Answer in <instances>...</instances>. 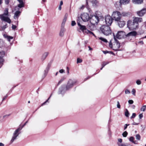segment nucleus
<instances>
[{
  "label": "nucleus",
  "mask_w": 146,
  "mask_h": 146,
  "mask_svg": "<svg viewBox=\"0 0 146 146\" xmlns=\"http://www.w3.org/2000/svg\"><path fill=\"white\" fill-rule=\"evenodd\" d=\"M108 62H103V64H102V68L100 69L101 70H102L103 68L106 64H108Z\"/></svg>",
  "instance_id": "32"
},
{
  "label": "nucleus",
  "mask_w": 146,
  "mask_h": 146,
  "mask_svg": "<svg viewBox=\"0 0 146 146\" xmlns=\"http://www.w3.org/2000/svg\"><path fill=\"white\" fill-rule=\"evenodd\" d=\"M84 5H82L80 8V9H83L84 7Z\"/></svg>",
  "instance_id": "56"
},
{
  "label": "nucleus",
  "mask_w": 146,
  "mask_h": 146,
  "mask_svg": "<svg viewBox=\"0 0 146 146\" xmlns=\"http://www.w3.org/2000/svg\"><path fill=\"white\" fill-rule=\"evenodd\" d=\"M90 19L91 23L93 25H96L99 21L98 16L96 15L92 16Z\"/></svg>",
  "instance_id": "9"
},
{
  "label": "nucleus",
  "mask_w": 146,
  "mask_h": 146,
  "mask_svg": "<svg viewBox=\"0 0 146 146\" xmlns=\"http://www.w3.org/2000/svg\"><path fill=\"white\" fill-rule=\"evenodd\" d=\"M126 36L125 33L122 31H119L116 35V37L118 39H121Z\"/></svg>",
  "instance_id": "12"
},
{
  "label": "nucleus",
  "mask_w": 146,
  "mask_h": 146,
  "mask_svg": "<svg viewBox=\"0 0 146 146\" xmlns=\"http://www.w3.org/2000/svg\"><path fill=\"white\" fill-rule=\"evenodd\" d=\"M99 39L102 40V41H103L107 43L108 42V41L105 38H104L102 37H100Z\"/></svg>",
  "instance_id": "28"
},
{
  "label": "nucleus",
  "mask_w": 146,
  "mask_h": 146,
  "mask_svg": "<svg viewBox=\"0 0 146 146\" xmlns=\"http://www.w3.org/2000/svg\"><path fill=\"white\" fill-rule=\"evenodd\" d=\"M86 7L87 8L88 7V6H87V5L88 4V2H90L92 3V5L93 6H95L97 5V4L98 3L97 1V0H86Z\"/></svg>",
  "instance_id": "14"
},
{
  "label": "nucleus",
  "mask_w": 146,
  "mask_h": 146,
  "mask_svg": "<svg viewBox=\"0 0 146 146\" xmlns=\"http://www.w3.org/2000/svg\"><path fill=\"white\" fill-rule=\"evenodd\" d=\"M65 31V29L63 27H62L59 33V35L61 37L63 36L64 35V33Z\"/></svg>",
  "instance_id": "19"
},
{
  "label": "nucleus",
  "mask_w": 146,
  "mask_h": 146,
  "mask_svg": "<svg viewBox=\"0 0 146 146\" xmlns=\"http://www.w3.org/2000/svg\"><path fill=\"white\" fill-rule=\"evenodd\" d=\"M143 21L141 18L135 17L133 22L131 20H129L127 22V26L129 29L132 30H135L139 27V23Z\"/></svg>",
  "instance_id": "1"
},
{
  "label": "nucleus",
  "mask_w": 146,
  "mask_h": 146,
  "mask_svg": "<svg viewBox=\"0 0 146 146\" xmlns=\"http://www.w3.org/2000/svg\"><path fill=\"white\" fill-rule=\"evenodd\" d=\"M100 30L104 35L106 36L109 35L111 33V30L109 25H102L100 28Z\"/></svg>",
  "instance_id": "2"
},
{
  "label": "nucleus",
  "mask_w": 146,
  "mask_h": 146,
  "mask_svg": "<svg viewBox=\"0 0 146 146\" xmlns=\"http://www.w3.org/2000/svg\"><path fill=\"white\" fill-rule=\"evenodd\" d=\"M27 121L23 125V127L21 128H22L26 124V123H27Z\"/></svg>",
  "instance_id": "62"
},
{
  "label": "nucleus",
  "mask_w": 146,
  "mask_h": 146,
  "mask_svg": "<svg viewBox=\"0 0 146 146\" xmlns=\"http://www.w3.org/2000/svg\"><path fill=\"white\" fill-rule=\"evenodd\" d=\"M109 46L110 47L112 48L113 50H117L120 47V43L119 42L116 40L113 45H112L111 41L109 42Z\"/></svg>",
  "instance_id": "8"
},
{
  "label": "nucleus",
  "mask_w": 146,
  "mask_h": 146,
  "mask_svg": "<svg viewBox=\"0 0 146 146\" xmlns=\"http://www.w3.org/2000/svg\"><path fill=\"white\" fill-rule=\"evenodd\" d=\"M81 17L82 20L84 22L88 21L90 18L89 14L86 13H84L82 14Z\"/></svg>",
  "instance_id": "11"
},
{
  "label": "nucleus",
  "mask_w": 146,
  "mask_h": 146,
  "mask_svg": "<svg viewBox=\"0 0 146 146\" xmlns=\"http://www.w3.org/2000/svg\"><path fill=\"white\" fill-rule=\"evenodd\" d=\"M133 3L135 4H141L143 2V0H132Z\"/></svg>",
  "instance_id": "24"
},
{
  "label": "nucleus",
  "mask_w": 146,
  "mask_h": 146,
  "mask_svg": "<svg viewBox=\"0 0 146 146\" xmlns=\"http://www.w3.org/2000/svg\"><path fill=\"white\" fill-rule=\"evenodd\" d=\"M105 20L107 25L110 26L112 22L113 18L112 17L107 15L105 17Z\"/></svg>",
  "instance_id": "10"
},
{
  "label": "nucleus",
  "mask_w": 146,
  "mask_h": 146,
  "mask_svg": "<svg viewBox=\"0 0 146 146\" xmlns=\"http://www.w3.org/2000/svg\"><path fill=\"white\" fill-rule=\"evenodd\" d=\"M0 146H4V145L3 143H0Z\"/></svg>",
  "instance_id": "59"
},
{
  "label": "nucleus",
  "mask_w": 146,
  "mask_h": 146,
  "mask_svg": "<svg viewBox=\"0 0 146 146\" xmlns=\"http://www.w3.org/2000/svg\"><path fill=\"white\" fill-rule=\"evenodd\" d=\"M121 16H123V17H125V16H127L129 15V14L125 12H123L121 14Z\"/></svg>",
  "instance_id": "26"
},
{
  "label": "nucleus",
  "mask_w": 146,
  "mask_h": 146,
  "mask_svg": "<svg viewBox=\"0 0 146 146\" xmlns=\"http://www.w3.org/2000/svg\"><path fill=\"white\" fill-rule=\"evenodd\" d=\"M22 128L19 127L16 130L13 134V136L11 140L10 141V143L11 144L17 138V137L19 135V131L21 130Z\"/></svg>",
  "instance_id": "6"
},
{
  "label": "nucleus",
  "mask_w": 146,
  "mask_h": 146,
  "mask_svg": "<svg viewBox=\"0 0 146 146\" xmlns=\"http://www.w3.org/2000/svg\"><path fill=\"white\" fill-rule=\"evenodd\" d=\"M19 4L18 5V7L20 8H21L24 7V3L23 2V0H17Z\"/></svg>",
  "instance_id": "21"
},
{
  "label": "nucleus",
  "mask_w": 146,
  "mask_h": 146,
  "mask_svg": "<svg viewBox=\"0 0 146 146\" xmlns=\"http://www.w3.org/2000/svg\"><path fill=\"white\" fill-rule=\"evenodd\" d=\"M10 115V114H9L5 115L3 116V118H4L5 117H8Z\"/></svg>",
  "instance_id": "43"
},
{
  "label": "nucleus",
  "mask_w": 146,
  "mask_h": 146,
  "mask_svg": "<svg viewBox=\"0 0 146 146\" xmlns=\"http://www.w3.org/2000/svg\"><path fill=\"white\" fill-rule=\"evenodd\" d=\"M7 96H5V97L3 99V100H2V101H3L4 100H5L6 98H7Z\"/></svg>",
  "instance_id": "61"
},
{
  "label": "nucleus",
  "mask_w": 146,
  "mask_h": 146,
  "mask_svg": "<svg viewBox=\"0 0 146 146\" xmlns=\"http://www.w3.org/2000/svg\"><path fill=\"white\" fill-rule=\"evenodd\" d=\"M50 65H48L46 67L44 71V75L46 76L47 74L50 69Z\"/></svg>",
  "instance_id": "23"
},
{
  "label": "nucleus",
  "mask_w": 146,
  "mask_h": 146,
  "mask_svg": "<svg viewBox=\"0 0 146 146\" xmlns=\"http://www.w3.org/2000/svg\"><path fill=\"white\" fill-rule=\"evenodd\" d=\"M9 16L8 9L6 8L5 10L4 13L3 14L0 15V17L2 20L10 23L11 22V20L8 17Z\"/></svg>",
  "instance_id": "3"
},
{
  "label": "nucleus",
  "mask_w": 146,
  "mask_h": 146,
  "mask_svg": "<svg viewBox=\"0 0 146 146\" xmlns=\"http://www.w3.org/2000/svg\"><path fill=\"white\" fill-rule=\"evenodd\" d=\"M7 39L9 41H10L11 39H12L13 38V37L9 36H7Z\"/></svg>",
  "instance_id": "36"
},
{
  "label": "nucleus",
  "mask_w": 146,
  "mask_h": 146,
  "mask_svg": "<svg viewBox=\"0 0 146 146\" xmlns=\"http://www.w3.org/2000/svg\"><path fill=\"white\" fill-rule=\"evenodd\" d=\"M113 19L116 21H119L121 19V13L118 11H115L111 15Z\"/></svg>",
  "instance_id": "5"
},
{
  "label": "nucleus",
  "mask_w": 146,
  "mask_h": 146,
  "mask_svg": "<svg viewBox=\"0 0 146 146\" xmlns=\"http://www.w3.org/2000/svg\"><path fill=\"white\" fill-rule=\"evenodd\" d=\"M65 79V78H64V77L62 78L59 81V82H58V84H57V85L58 86Z\"/></svg>",
  "instance_id": "27"
},
{
  "label": "nucleus",
  "mask_w": 146,
  "mask_h": 146,
  "mask_svg": "<svg viewBox=\"0 0 146 146\" xmlns=\"http://www.w3.org/2000/svg\"><path fill=\"white\" fill-rule=\"evenodd\" d=\"M66 20H67L66 18V17L64 18L63 20L62 23H65V22H66Z\"/></svg>",
  "instance_id": "48"
},
{
  "label": "nucleus",
  "mask_w": 146,
  "mask_h": 146,
  "mask_svg": "<svg viewBox=\"0 0 146 146\" xmlns=\"http://www.w3.org/2000/svg\"><path fill=\"white\" fill-rule=\"evenodd\" d=\"M129 124H125V126H124V130L126 129H127V126H129Z\"/></svg>",
  "instance_id": "49"
},
{
  "label": "nucleus",
  "mask_w": 146,
  "mask_h": 146,
  "mask_svg": "<svg viewBox=\"0 0 146 146\" xmlns=\"http://www.w3.org/2000/svg\"><path fill=\"white\" fill-rule=\"evenodd\" d=\"M118 140L120 142L119 143H121L122 142V139L119 138L118 139Z\"/></svg>",
  "instance_id": "52"
},
{
  "label": "nucleus",
  "mask_w": 146,
  "mask_h": 146,
  "mask_svg": "<svg viewBox=\"0 0 146 146\" xmlns=\"http://www.w3.org/2000/svg\"><path fill=\"white\" fill-rule=\"evenodd\" d=\"M67 73H68V74H69V68H68V67H67Z\"/></svg>",
  "instance_id": "63"
},
{
  "label": "nucleus",
  "mask_w": 146,
  "mask_h": 146,
  "mask_svg": "<svg viewBox=\"0 0 146 146\" xmlns=\"http://www.w3.org/2000/svg\"><path fill=\"white\" fill-rule=\"evenodd\" d=\"M136 114L135 113H133L132 114V116L131 117V119L133 118L136 116Z\"/></svg>",
  "instance_id": "39"
},
{
  "label": "nucleus",
  "mask_w": 146,
  "mask_h": 146,
  "mask_svg": "<svg viewBox=\"0 0 146 146\" xmlns=\"http://www.w3.org/2000/svg\"><path fill=\"white\" fill-rule=\"evenodd\" d=\"M119 5H120V4H117V6H119V7L118 8H119V7H121V6H120Z\"/></svg>",
  "instance_id": "64"
},
{
  "label": "nucleus",
  "mask_w": 146,
  "mask_h": 146,
  "mask_svg": "<svg viewBox=\"0 0 146 146\" xmlns=\"http://www.w3.org/2000/svg\"><path fill=\"white\" fill-rule=\"evenodd\" d=\"M51 96V95L50 96L49 98L46 101L44 102V103H43L42 104V105H44L46 102H48V100L50 98Z\"/></svg>",
  "instance_id": "50"
},
{
  "label": "nucleus",
  "mask_w": 146,
  "mask_h": 146,
  "mask_svg": "<svg viewBox=\"0 0 146 146\" xmlns=\"http://www.w3.org/2000/svg\"><path fill=\"white\" fill-rule=\"evenodd\" d=\"M146 108V105H144L141 108V111H144Z\"/></svg>",
  "instance_id": "30"
},
{
  "label": "nucleus",
  "mask_w": 146,
  "mask_h": 146,
  "mask_svg": "<svg viewBox=\"0 0 146 146\" xmlns=\"http://www.w3.org/2000/svg\"><path fill=\"white\" fill-rule=\"evenodd\" d=\"M128 103L130 104H132L133 103V101L132 100H129L128 101Z\"/></svg>",
  "instance_id": "41"
},
{
  "label": "nucleus",
  "mask_w": 146,
  "mask_h": 146,
  "mask_svg": "<svg viewBox=\"0 0 146 146\" xmlns=\"http://www.w3.org/2000/svg\"><path fill=\"white\" fill-rule=\"evenodd\" d=\"M77 24L79 26L80 29L84 34L86 33L90 35H93L94 36H95L92 32L87 29L85 26L81 25L78 21L77 22Z\"/></svg>",
  "instance_id": "4"
},
{
  "label": "nucleus",
  "mask_w": 146,
  "mask_h": 146,
  "mask_svg": "<svg viewBox=\"0 0 146 146\" xmlns=\"http://www.w3.org/2000/svg\"><path fill=\"white\" fill-rule=\"evenodd\" d=\"M76 24V23L74 21H72L71 25L72 26H74Z\"/></svg>",
  "instance_id": "40"
},
{
  "label": "nucleus",
  "mask_w": 146,
  "mask_h": 146,
  "mask_svg": "<svg viewBox=\"0 0 146 146\" xmlns=\"http://www.w3.org/2000/svg\"><path fill=\"white\" fill-rule=\"evenodd\" d=\"M16 27H17L16 25H12V28L13 29V30L15 29L16 28Z\"/></svg>",
  "instance_id": "46"
},
{
  "label": "nucleus",
  "mask_w": 146,
  "mask_h": 146,
  "mask_svg": "<svg viewBox=\"0 0 146 146\" xmlns=\"http://www.w3.org/2000/svg\"><path fill=\"white\" fill-rule=\"evenodd\" d=\"M134 138L133 137H131L129 139L130 141L132 142L135 144H137V143H135V141H134Z\"/></svg>",
  "instance_id": "25"
},
{
  "label": "nucleus",
  "mask_w": 146,
  "mask_h": 146,
  "mask_svg": "<svg viewBox=\"0 0 146 146\" xmlns=\"http://www.w3.org/2000/svg\"><path fill=\"white\" fill-rule=\"evenodd\" d=\"M132 94L134 96H135L136 91L135 89H133L131 91Z\"/></svg>",
  "instance_id": "34"
},
{
  "label": "nucleus",
  "mask_w": 146,
  "mask_h": 146,
  "mask_svg": "<svg viewBox=\"0 0 146 146\" xmlns=\"http://www.w3.org/2000/svg\"><path fill=\"white\" fill-rule=\"evenodd\" d=\"M128 133L126 131H125L122 134V135L123 137H125L127 136Z\"/></svg>",
  "instance_id": "33"
},
{
  "label": "nucleus",
  "mask_w": 146,
  "mask_h": 146,
  "mask_svg": "<svg viewBox=\"0 0 146 146\" xmlns=\"http://www.w3.org/2000/svg\"><path fill=\"white\" fill-rule=\"evenodd\" d=\"M88 47L89 48V50H92V48H91L90 46H88Z\"/></svg>",
  "instance_id": "60"
},
{
  "label": "nucleus",
  "mask_w": 146,
  "mask_h": 146,
  "mask_svg": "<svg viewBox=\"0 0 146 146\" xmlns=\"http://www.w3.org/2000/svg\"><path fill=\"white\" fill-rule=\"evenodd\" d=\"M20 13L21 12L19 11H16L15 13L14 16V19H17L18 17L19 16Z\"/></svg>",
  "instance_id": "22"
},
{
  "label": "nucleus",
  "mask_w": 146,
  "mask_h": 146,
  "mask_svg": "<svg viewBox=\"0 0 146 146\" xmlns=\"http://www.w3.org/2000/svg\"><path fill=\"white\" fill-rule=\"evenodd\" d=\"M5 54V52L3 51L0 52V64H2L3 62V58Z\"/></svg>",
  "instance_id": "17"
},
{
  "label": "nucleus",
  "mask_w": 146,
  "mask_h": 146,
  "mask_svg": "<svg viewBox=\"0 0 146 146\" xmlns=\"http://www.w3.org/2000/svg\"><path fill=\"white\" fill-rule=\"evenodd\" d=\"M137 33L135 31H133L130 32L126 35V37L132 36H135L137 35Z\"/></svg>",
  "instance_id": "18"
},
{
  "label": "nucleus",
  "mask_w": 146,
  "mask_h": 146,
  "mask_svg": "<svg viewBox=\"0 0 146 146\" xmlns=\"http://www.w3.org/2000/svg\"><path fill=\"white\" fill-rule=\"evenodd\" d=\"M117 107L119 109L120 108L121 106L119 102V101H117Z\"/></svg>",
  "instance_id": "38"
},
{
  "label": "nucleus",
  "mask_w": 146,
  "mask_h": 146,
  "mask_svg": "<svg viewBox=\"0 0 146 146\" xmlns=\"http://www.w3.org/2000/svg\"><path fill=\"white\" fill-rule=\"evenodd\" d=\"M118 25L120 28L123 27L125 24V22L121 19L119 21H117Z\"/></svg>",
  "instance_id": "15"
},
{
  "label": "nucleus",
  "mask_w": 146,
  "mask_h": 146,
  "mask_svg": "<svg viewBox=\"0 0 146 146\" xmlns=\"http://www.w3.org/2000/svg\"><path fill=\"white\" fill-rule=\"evenodd\" d=\"M136 139L138 140H140L141 139V136L139 134H137L135 135Z\"/></svg>",
  "instance_id": "29"
},
{
  "label": "nucleus",
  "mask_w": 146,
  "mask_h": 146,
  "mask_svg": "<svg viewBox=\"0 0 146 146\" xmlns=\"http://www.w3.org/2000/svg\"><path fill=\"white\" fill-rule=\"evenodd\" d=\"M6 25H5L4 26H3L2 27V30H4L6 28Z\"/></svg>",
  "instance_id": "51"
},
{
  "label": "nucleus",
  "mask_w": 146,
  "mask_h": 146,
  "mask_svg": "<svg viewBox=\"0 0 146 146\" xmlns=\"http://www.w3.org/2000/svg\"><path fill=\"white\" fill-rule=\"evenodd\" d=\"M136 84L138 85H140L141 84V82L140 80H137L136 81Z\"/></svg>",
  "instance_id": "35"
},
{
  "label": "nucleus",
  "mask_w": 146,
  "mask_h": 146,
  "mask_svg": "<svg viewBox=\"0 0 146 146\" xmlns=\"http://www.w3.org/2000/svg\"><path fill=\"white\" fill-rule=\"evenodd\" d=\"M77 80L74 79H70L68 82L66 87V90H69L72 88L73 86L77 82Z\"/></svg>",
  "instance_id": "7"
},
{
  "label": "nucleus",
  "mask_w": 146,
  "mask_h": 146,
  "mask_svg": "<svg viewBox=\"0 0 146 146\" xmlns=\"http://www.w3.org/2000/svg\"><path fill=\"white\" fill-rule=\"evenodd\" d=\"M59 72L60 73H63L65 72V71L64 70L61 69L60 70Z\"/></svg>",
  "instance_id": "44"
},
{
  "label": "nucleus",
  "mask_w": 146,
  "mask_h": 146,
  "mask_svg": "<svg viewBox=\"0 0 146 146\" xmlns=\"http://www.w3.org/2000/svg\"><path fill=\"white\" fill-rule=\"evenodd\" d=\"M5 3L6 4H8L9 2V0H5Z\"/></svg>",
  "instance_id": "53"
},
{
  "label": "nucleus",
  "mask_w": 146,
  "mask_h": 146,
  "mask_svg": "<svg viewBox=\"0 0 146 146\" xmlns=\"http://www.w3.org/2000/svg\"><path fill=\"white\" fill-rule=\"evenodd\" d=\"M146 13V9H144L137 12L138 15L139 16H143Z\"/></svg>",
  "instance_id": "16"
},
{
  "label": "nucleus",
  "mask_w": 146,
  "mask_h": 146,
  "mask_svg": "<svg viewBox=\"0 0 146 146\" xmlns=\"http://www.w3.org/2000/svg\"><path fill=\"white\" fill-rule=\"evenodd\" d=\"M139 43H140L141 44H143V41H141L139 42Z\"/></svg>",
  "instance_id": "57"
},
{
  "label": "nucleus",
  "mask_w": 146,
  "mask_h": 146,
  "mask_svg": "<svg viewBox=\"0 0 146 146\" xmlns=\"http://www.w3.org/2000/svg\"><path fill=\"white\" fill-rule=\"evenodd\" d=\"M49 54V53L47 52H44L42 54V57H41V60H44L46 57L48 56Z\"/></svg>",
  "instance_id": "20"
},
{
  "label": "nucleus",
  "mask_w": 146,
  "mask_h": 146,
  "mask_svg": "<svg viewBox=\"0 0 146 146\" xmlns=\"http://www.w3.org/2000/svg\"><path fill=\"white\" fill-rule=\"evenodd\" d=\"M63 1H61L60 2V4L59 5L61 6L63 5Z\"/></svg>",
  "instance_id": "55"
},
{
  "label": "nucleus",
  "mask_w": 146,
  "mask_h": 146,
  "mask_svg": "<svg viewBox=\"0 0 146 146\" xmlns=\"http://www.w3.org/2000/svg\"><path fill=\"white\" fill-rule=\"evenodd\" d=\"M61 6L59 5L58 7V9L60 10L61 9Z\"/></svg>",
  "instance_id": "58"
},
{
  "label": "nucleus",
  "mask_w": 146,
  "mask_h": 146,
  "mask_svg": "<svg viewBox=\"0 0 146 146\" xmlns=\"http://www.w3.org/2000/svg\"><path fill=\"white\" fill-rule=\"evenodd\" d=\"M82 62V60L79 58H78L77 60V63H81Z\"/></svg>",
  "instance_id": "37"
},
{
  "label": "nucleus",
  "mask_w": 146,
  "mask_h": 146,
  "mask_svg": "<svg viewBox=\"0 0 146 146\" xmlns=\"http://www.w3.org/2000/svg\"><path fill=\"white\" fill-rule=\"evenodd\" d=\"M130 93V91L128 90H125V93L126 94H129Z\"/></svg>",
  "instance_id": "42"
},
{
  "label": "nucleus",
  "mask_w": 146,
  "mask_h": 146,
  "mask_svg": "<svg viewBox=\"0 0 146 146\" xmlns=\"http://www.w3.org/2000/svg\"><path fill=\"white\" fill-rule=\"evenodd\" d=\"M103 52L105 54L108 53V51H103Z\"/></svg>",
  "instance_id": "54"
},
{
  "label": "nucleus",
  "mask_w": 146,
  "mask_h": 146,
  "mask_svg": "<svg viewBox=\"0 0 146 146\" xmlns=\"http://www.w3.org/2000/svg\"><path fill=\"white\" fill-rule=\"evenodd\" d=\"M139 123H137L135 122H133L132 123V125H138L139 124Z\"/></svg>",
  "instance_id": "45"
},
{
  "label": "nucleus",
  "mask_w": 146,
  "mask_h": 146,
  "mask_svg": "<svg viewBox=\"0 0 146 146\" xmlns=\"http://www.w3.org/2000/svg\"><path fill=\"white\" fill-rule=\"evenodd\" d=\"M129 2V0H120L119 2H116L115 4V5L116 8H119V7L117 5V4H119L120 6L122 4L126 5L128 4Z\"/></svg>",
  "instance_id": "13"
},
{
  "label": "nucleus",
  "mask_w": 146,
  "mask_h": 146,
  "mask_svg": "<svg viewBox=\"0 0 146 146\" xmlns=\"http://www.w3.org/2000/svg\"><path fill=\"white\" fill-rule=\"evenodd\" d=\"M143 117V115L142 113H141L139 114V117L140 119H141Z\"/></svg>",
  "instance_id": "47"
},
{
  "label": "nucleus",
  "mask_w": 146,
  "mask_h": 146,
  "mask_svg": "<svg viewBox=\"0 0 146 146\" xmlns=\"http://www.w3.org/2000/svg\"><path fill=\"white\" fill-rule=\"evenodd\" d=\"M129 112H128V110L127 109H126V111L125 112V115L126 117H129Z\"/></svg>",
  "instance_id": "31"
}]
</instances>
